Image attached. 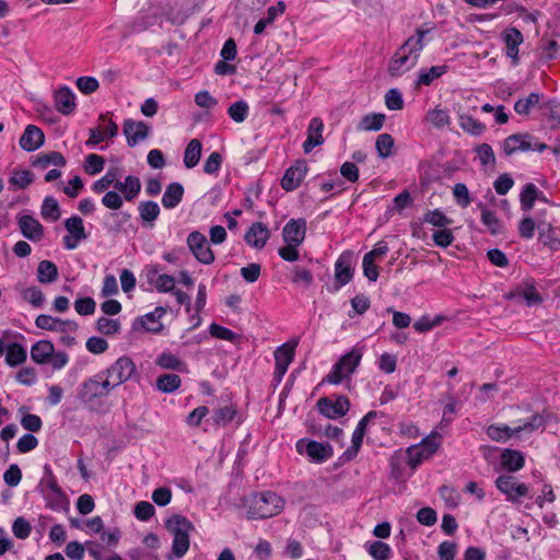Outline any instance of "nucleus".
Returning <instances> with one entry per match:
<instances>
[{
	"instance_id": "2",
	"label": "nucleus",
	"mask_w": 560,
	"mask_h": 560,
	"mask_svg": "<svg viewBox=\"0 0 560 560\" xmlns=\"http://www.w3.org/2000/svg\"><path fill=\"white\" fill-rule=\"evenodd\" d=\"M283 506V499L275 492L256 493L248 501L247 516L252 520L272 517L279 514Z\"/></svg>"
},
{
	"instance_id": "42",
	"label": "nucleus",
	"mask_w": 560,
	"mask_h": 560,
	"mask_svg": "<svg viewBox=\"0 0 560 560\" xmlns=\"http://www.w3.org/2000/svg\"><path fill=\"white\" fill-rule=\"evenodd\" d=\"M182 380L177 374H163L156 380V387L163 393H173L179 388Z\"/></svg>"
},
{
	"instance_id": "14",
	"label": "nucleus",
	"mask_w": 560,
	"mask_h": 560,
	"mask_svg": "<svg viewBox=\"0 0 560 560\" xmlns=\"http://www.w3.org/2000/svg\"><path fill=\"white\" fill-rule=\"evenodd\" d=\"M495 486L510 501H516L528 493V487L525 483H518L516 478L511 475L499 476Z\"/></svg>"
},
{
	"instance_id": "64",
	"label": "nucleus",
	"mask_w": 560,
	"mask_h": 560,
	"mask_svg": "<svg viewBox=\"0 0 560 560\" xmlns=\"http://www.w3.org/2000/svg\"><path fill=\"white\" fill-rule=\"evenodd\" d=\"M456 551L457 545L448 540L442 541L438 547V556L440 560H454Z\"/></svg>"
},
{
	"instance_id": "1",
	"label": "nucleus",
	"mask_w": 560,
	"mask_h": 560,
	"mask_svg": "<svg viewBox=\"0 0 560 560\" xmlns=\"http://www.w3.org/2000/svg\"><path fill=\"white\" fill-rule=\"evenodd\" d=\"M432 31L431 28H417L416 35L409 37L394 54L389 60L388 73L390 77H400L413 68L424 47L423 37Z\"/></svg>"
},
{
	"instance_id": "56",
	"label": "nucleus",
	"mask_w": 560,
	"mask_h": 560,
	"mask_svg": "<svg viewBox=\"0 0 560 560\" xmlns=\"http://www.w3.org/2000/svg\"><path fill=\"white\" fill-rule=\"evenodd\" d=\"M105 165V159L97 154H89L85 159L84 171L89 175H96L101 173Z\"/></svg>"
},
{
	"instance_id": "53",
	"label": "nucleus",
	"mask_w": 560,
	"mask_h": 560,
	"mask_svg": "<svg viewBox=\"0 0 560 560\" xmlns=\"http://www.w3.org/2000/svg\"><path fill=\"white\" fill-rule=\"evenodd\" d=\"M408 455V464L411 468H416L420 465L424 459L429 458L431 455L425 451V448L421 447L420 444L412 445L407 450Z\"/></svg>"
},
{
	"instance_id": "25",
	"label": "nucleus",
	"mask_w": 560,
	"mask_h": 560,
	"mask_svg": "<svg viewBox=\"0 0 560 560\" xmlns=\"http://www.w3.org/2000/svg\"><path fill=\"white\" fill-rule=\"evenodd\" d=\"M324 124L322 119L315 117L310 121L307 128V139L303 143L304 153H310L315 147L324 142L323 138Z\"/></svg>"
},
{
	"instance_id": "37",
	"label": "nucleus",
	"mask_w": 560,
	"mask_h": 560,
	"mask_svg": "<svg viewBox=\"0 0 560 560\" xmlns=\"http://www.w3.org/2000/svg\"><path fill=\"white\" fill-rule=\"evenodd\" d=\"M49 165L65 166L66 159L60 152L51 151L49 153L38 155L33 162V166L39 168H47Z\"/></svg>"
},
{
	"instance_id": "24",
	"label": "nucleus",
	"mask_w": 560,
	"mask_h": 560,
	"mask_svg": "<svg viewBox=\"0 0 560 560\" xmlns=\"http://www.w3.org/2000/svg\"><path fill=\"white\" fill-rule=\"evenodd\" d=\"M113 187L118 192L122 194V197L127 201L133 200L141 191V182L137 176L128 175L124 182L115 179Z\"/></svg>"
},
{
	"instance_id": "43",
	"label": "nucleus",
	"mask_w": 560,
	"mask_h": 560,
	"mask_svg": "<svg viewBox=\"0 0 560 560\" xmlns=\"http://www.w3.org/2000/svg\"><path fill=\"white\" fill-rule=\"evenodd\" d=\"M539 232V240L552 249H558L560 246V240L552 236L553 229L550 223L539 222L537 224Z\"/></svg>"
},
{
	"instance_id": "17",
	"label": "nucleus",
	"mask_w": 560,
	"mask_h": 560,
	"mask_svg": "<svg viewBox=\"0 0 560 560\" xmlns=\"http://www.w3.org/2000/svg\"><path fill=\"white\" fill-rule=\"evenodd\" d=\"M305 445L306 454L315 462H326L332 456V447L328 443H319L316 441L300 440L296 444L298 451L302 452V446Z\"/></svg>"
},
{
	"instance_id": "12",
	"label": "nucleus",
	"mask_w": 560,
	"mask_h": 560,
	"mask_svg": "<svg viewBox=\"0 0 560 560\" xmlns=\"http://www.w3.org/2000/svg\"><path fill=\"white\" fill-rule=\"evenodd\" d=\"M65 228L69 234L63 237V246L69 250L75 249L79 243L88 237L83 220L78 215L68 218Z\"/></svg>"
},
{
	"instance_id": "23",
	"label": "nucleus",
	"mask_w": 560,
	"mask_h": 560,
	"mask_svg": "<svg viewBox=\"0 0 560 560\" xmlns=\"http://www.w3.org/2000/svg\"><path fill=\"white\" fill-rule=\"evenodd\" d=\"M503 42L506 47V56L513 59V63L518 61V47L524 42L523 34L516 27H510L503 33Z\"/></svg>"
},
{
	"instance_id": "13",
	"label": "nucleus",
	"mask_w": 560,
	"mask_h": 560,
	"mask_svg": "<svg viewBox=\"0 0 560 560\" xmlns=\"http://www.w3.org/2000/svg\"><path fill=\"white\" fill-rule=\"evenodd\" d=\"M350 407L347 396H339L335 401L327 397H322L317 401V408L322 415L329 419H336L345 416Z\"/></svg>"
},
{
	"instance_id": "59",
	"label": "nucleus",
	"mask_w": 560,
	"mask_h": 560,
	"mask_svg": "<svg viewBox=\"0 0 560 560\" xmlns=\"http://www.w3.org/2000/svg\"><path fill=\"white\" fill-rule=\"evenodd\" d=\"M479 207L481 209V222L490 230L492 234H497L500 230V222L495 213L481 205Z\"/></svg>"
},
{
	"instance_id": "45",
	"label": "nucleus",
	"mask_w": 560,
	"mask_h": 560,
	"mask_svg": "<svg viewBox=\"0 0 560 560\" xmlns=\"http://www.w3.org/2000/svg\"><path fill=\"white\" fill-rule=\"evenodd\" d=\"M33 183V174L28 170L14 171L9 178L10 186L14 189H25Z\"/></svg>"
},
{
	"instance_id": "33",
	"label": "nucleus",
	"mask_w": 560,
	"mask_h": 560,
	"mask_svg": "<svg viewBox=\"0 0 560 560\" xmlns=\"http://www.w3.org/2000/svg\"><path fill=\"white\" fill-rule=\"evenodd\" d=\"M27 359L26 349L19 342H12L7 346L5 363L11 366L23 364Z\"/></svg>"
},
{
	"instance_id": "8",
	"label": "nucleus",
	"mask_w": 560,
	"mask_h": 560,
	"mask_svg": "<svg viewBox=\"0 0 560 560\" xmlns=\"http://www.w3.org/2000/svg\"><path fill=\"white\" fill-rule=\"evenodd\" d=\"M114 388L129 381L136 373V365L128 357L118 358L109 368L102 371Z\"/></svg>"
},
{
	"instance_id": "30",
	"label": "nucleus",
	"mask_w": 560,
	"mask_h": 560,
	"mask_svg": "<svg viewBox=\"0 0 560 560\" xmlns=\"http://www.w3.org/2000/svg\"><path fill=\"white\" fill-rule=\"evenodd\" d=\"M524 455L516 450L505 448L501 454V465L509 471H517L524 467Z\"/></svg>"
},
{
	"instance_id": "10",
	"label": "nucleus",
	"mask_w": 560,
	"mask_h": 560,
	"mask_svg": "<svg viewBox=\"0 0 560 560\" xmlns=\"http://www.w3.org/2000/svg\"><path fill=\"white\" fill-rule=\"evenodd\" d=\"M353 258L354 254L351 250H346L340 254L338 259L335 262V280H336V289H340L341 287L348 284L354 275L353 268Z\"/></svg>"
},
{
	"instance_id": "55",
	"label": "nucleus",
	"mask_w": 560,
	"mask_h": 560,
	"mask_svg": "<svg viewBox=\"0 0 560 560\" xmlns=\"http://www.w3.org/2000/svg\"><path fill=\"white\" fill-rule=\"evenodd\" d=\"M423 221L436 228H446L452 223V220L439 209L428 211L423 217Z\"/></svg>"
},
{
	"instance_id": "52",
	"label": "nucleus",
	"mask_w": 560,
	"mask_h": 560,
	"mask_svg": "<svg viewBox=\"0 0 560 560\" xmlns=\"http://www.w3.org/2000/svg\"><path fill=\"white\" fill-rule=\"evenodd\" d=\"M156 364L163 369L180 371L184 363L173 353L163 352L156 359Z\"/></svg>"
},
{
	"instance_id": "51",
	"label": "nucleus",
	"mask_w": 560,
	"mask_h": 560,
	"mask_svg": "<svg viewBox=\"0 0 560 560\" xmlns=\"http://www.w3.org/2000/svg\"><path fill=\"white\" fill-rule=\"evenodd\" d=\"M248 110L249 108L245 101H237L229 107L228 114L232 120L240 124L245 121L248 116Z\"/></svg>"
},
{
	"instance_id": "46",
	"label": "nucleus",
	"mask_w": 560,
	"mask_h": 560,
	"mask_svg": "<svg viewBox=\"0 0 560 560\" xmlns=\"http://www.w3.org/2000/svg\"><path fill=\"white\" fill-rule=\"evenodd\" d=\"M425 119L435 128H444L450 125L451 118L446 109L434 108L427 114Z\"/></svg>"
},
{
	"instance_id": "40",
	"label": "nucleus",
	"mask_w": 560,
	"mask_h": 560,
	"mask_svg": "<svg viewBox=\"0 0 560 560\" xmlns=\"http://www.w3.org/2000/svg\"><path fill=\"white\" fill-rule=\"evenodd\" d=\"M446 66H433L429 69H421L417 79V85H430L435 79L446 73Z\"/></svg>"
},
{
	"instance_id": "18",
	"label": "nucleus",
	"mask_w": 560,
	"mask_h": 560,
	"mask_svg": "<svg viewBox=\"0 0 560 560\" xmlns=\"http://www.w3.org/2000/svg\"><path fill=\"white\" fill-rule=\"evenodd\" d=\"M295 345L290 346L284 343L277 348L275 351V377L278 382H281L283 375L287 373L290 363L294 358Z\"/></svg>"
},
{
	"instance_id": "47",
	"label": "nucleus",
	"mask_w": 560,
	"mask_h": 560,
	"mask_svg": "<svg viewBox=\"0 0 560 560\" xmlns=\"http://www.w3.org/2000/svg\"><path fill=\"white\" fill-rule=\"evenodd\" d=\"M459 125L466 131L474 136H479L485 130V125L475 119L470 115L462 114L459 116Z\"/></svg>"
},
{
	"instance_id": "6",
	"label": "nucleus",
	"mask_w": 560,
	"mask_h": 560,
	"mask_svg": "<svg viewBox=\"0 0 560 560\" xmlns=\"http://www.w3.org/2000/svg\"><path fill=\"white\" fill-rule=\"evenodd\" d=\"M544 419L539 415H534L529 421L524 422V424L511 428L509 425H497L491 424L487 429L488 436L497 442L508 441L511 436L517 435L523 431L534 432L538 428L542 427Z\"/></svg>"
},
{
	"instance_id": "7",
	"label": "nucleus",
	"mask_w": 560,
	"mask_h": 560,
	"mask_svg": "<svg viewBox=\"0 0 560 560\" xmlns=\"http://www.w3.org/2000/svg\"><path fill=\"white\" fill-rule=\"evenodd\" d=\"M547 148L546 143L538 142L534 136L527 132L511 135L503 142V152L508 156L517 152H542Z\"/></svg>"
},
{
	"instance_id": "36",
	"label": "nucleus",
	"mask_w": 560,
	"mask_h": 560,
	"mask_svg": "<svg viewBox=\"0 0 560 560\" xmlns=\"http://www.w3.org/2000/svg\"><path fill=\"white\" fill-rule=\"evenodd\" d=\"M541 191L533 184L528 183L521 192V208L523 211H529L534 207L535 200L539 199Z\"/></svg>"
},
{
	"instance_id": "32",
	"label": "nucleus",
	"mask_w": 560,
	"mask_h": 560,
	"mask_svg": "<svg viewBox=\"0 0 560 560\" xmlns=\"http://www.w3.org/2000/svg\"><path fill=\"white\" fill-rule=\"evenodd\" d=\"M44 474L45 475L42 478L39 486L49 490L51 492V498L56 501H61L65 498V494L49 465L44 466Z\"/></svg>"
},
{
	"instance_id": "44",
	"label": "nucleus",
	"mask_w": 560,
	"mask_h": 560,
	"mask_svg": "<svg viewBox=\"0 0 560 560\" xmlns=\"http://www.w3.org/2000/svg\"><path fill=\"white\" fill-rule=\"evenodd\" d=\"M541 100V95L539 93L533 92L526 98H520L514 104V110L518 115H528L530 109L539 104Z\"/></svg>"
},
{
	"instance_id": "49",
	"label": "nucleus",
	"mask_w": 560,
	"mask_h": 560,
	"mask_svg": "<svg viewBox=\"0 0 560 560\" xmlns=\"http://www.w3.org/2000/svg\"><path fill=\"white\" fill-rule=\"evenodd\" d=\"M236 416V409L234 406H224L219 408L213 413V421L217 425H228Z\"/></svg>"
},
{
	"instance_id": "62",
	"label": "nucleus",
	"mask_w": 560,
	"mask_h": 560,
	"mask_svg": "<svg viewBox=\"0 0 560 560\" xmlns=\"http://www.w3.org/2000/svg\"><path fill=\"white\" fill-rule=\"evenodd\" d=\"M12 532L16 538L26 539L31 535L32 526L28 521L20 516L13 522Z\"/></svg>"
},
{
	"instance_id": "3",
	"label": "nucleus",
	"mask_w": 560,
	"mask_h": 560,
	"mask_svg": "<svg viewBox=\"0 0 560 560\" xmlns=\"http://www.w3.org/2000/svg\"><path fill=\"white\" fill-rule=\"evenodd\" d=\"M165 527L174 535L172 551L176 558H182L189 549V532L192 524L185 516L174 515L165 522Z\"/></svg>"
},
{
	"instance_id": "9",
	"label": "nucleus",
	"mask_w": 560,
	"mask_h": 560,
	"mask_svg": "<svg viewBox=\"0 0 560 560\" xmlns=\"http://www.w3.org/2000/svg\"><path fill=\"white\" fill-rule=\"evenodd\" d=\"M187 245L199 262L210 265L214 261V254L210 248L206 236L199 231L189 233L187 236Z\"/></svg>"
},
{
	"instance_id": "21",
	"label": "nucleus",
	"mask_w": 560,
	"mask_h": 560,
	"mask_svg": "<svg viewBox=\"0 0 560 560\" xmlns=\"http://www.w3.org/2000/svg\"><path fill=\"white\" fill-rule=\"evenodd\" d=\"M35 325L45 330L51 331H67L77 328V324L73 320H62L55 318L50 315L40 314L35 319Z\"/></svg>"
},
{
	"instance_id": "54",
	"label": "nucleus",
	"mask_w": 560,
	"mask_h": 560,
	"mask_svg": "<svg viewBox=\"0 0 560 560\" xmlns=\"http://www.w3.org/2000/svg\"><path fill=\"white\" fill-rule=\"evenodd\" d=\"M368 551L374 560H387L392 553L390 547L380 540L373 541Z\"/></svg>"
},
{
	"instance_id": "5",
	"label": "nucleus",
	"mask_w": 560,
	"mask_h": 560,
	"mask_svg": "<svg viewBox=\"0 0 560 560\" xmlns=\"http://www.w3.org/2000/svg\"><path fill=\"white\" fill-rule=\"evenodd\" d=\"M113 389L108 377L101 371L81 384L78 396L83 402H92L108 396Z\"/></svg>"
},
{
	"instance_id": "28",
	"label": "nucleus",
	"mask_w": 560,
	"mask_h": 560,
	"mask_svg": "<svg viewBox=\"0 0 560 560\" xmlns=\"http://www.w3.org/2000/svg\"><path fill=\"white\" fill-rule=\"evenodd\" d=\"M55 346L49 340H39L31 348V359L37 364H47L54 354Z\"/></svg>"
},
{
	"instance_id": "60",
	"label": "nucleus",
	"mask_w": 560,
	"mask_h": 560,
	"mask_svg": "<svg viewBox=\"0 0 560 560\" xmlns=\"http://www.w3.org/2000/svg\"><path fill=\"white\" fill-rule=\"evenodd\" d=\"M140 324L144 328L145 331L158 334L163 329V325L159 318H156L155 313H148L143 317L140 318Z\"/></svg>"
},
{
	"instance_id": "50",
	"label": "nucleus",
	"mask_w": 560,
	"mask_h": 560,
	"mask_svg": "<svg viewBox=\"0 0 560 560\" xmlns=\"http://www.w3.org/2000/svg\"><path fill=\"white\" fill-rule=\"evenodd\" d=\"M394 147V138L389 133H382L377 137L375 148L377 154L382 159H386L392 155V149Z\"/></svg>"
},
{
	"instance_id": "20",
	"label": "nucleus",
	"mask_w": 560,
	"mask_h": 560,
	"mask_svg": "<svg viewBox=\"0 0 560 560\" xmlns=\"http://www.w3.org/2000/svg\"><path fill=\"white\" fill-rule=\"evenodd\" d=\"M54 104L60 114L68 116L77 107L75 95L70 88L61 86L54 94Z\"/></svg>"
},
{
	"instance_id": "31",
	"label": "nucleus",
	"mask_w": 560,
	"mask_h": 560,
	"mask_svg": "<svg viewBox=\"0 0 560 560\" xmlns=\"http://www.w3.org/2000/svg\"><path fill=\"white\" fill-rule=\"evenodd\" d=\"M184 187L179 183L170 184L162 197V205L166 209H174L183 200Z\"/></svg>"
},
{
	"instance_id": "15",
	"label": "nucleus",
	"mask_w": 560,
	"mask_h": 560,
	"mask_svg": "<svg viewBox=\"0 0 560 560\" xmlns=\"http://www.w3.org/2000/svg\"><path fill=\"white\" fill-rule=\"evenodd\" d=\"M122 131L126 136L128 145L132 148L137 145L138 142L148 138L150 126L144 121H135L129 118L124 121Z\"/></svg>"
},
{
	"instance_id": "29",
	"label": "nucleus",
	"mask_w": 560,
	"mask_h": 560,
	"mask_svg": "<svg viewBox=\"0 0 560 560\" xmlns=\"http://www.w3.org/2000/svg\"><path fill=\"white\" fill-rule=\"evenodd\" d=\"M138 211L142 225L149 229L153 228L154 221L161 212L155 201H141L138 206Z\"/></svg>"
},
{
	"instance_id": "63",
	"label": "nucleus",
	"mask_w": 560,
	"mask_h": 560,
	"mask_svg": "<svg viewBox=\"0 0 560 560\" xmlns=\"http://www.w3.org/2000/svg\"><path fill=\"white\" fill-rule=\"evenodd\" d=\"M77 88L81 93L89 95L100 88V83L94 77H80L77 79Z\"/></svg>"
},
{
	"instance_id": "16",
	"label": "nucleus",
	"mask_w": 560,
	"mask_h": 560,
	"mask_svg": "<svg viewBox=\"0 0 560 560\" xmlns=\"http://www.w3.org/2000/svg\"><path fill=\"white\" fill-rule=\"evenodd\" d=\"M307 173V166L304 161H296L294 165L290 166L282 179L281 186L285 191L295 190L304 179Z\"/></svg>"
},
{
	"instance_id": "41",
	"label": "nucleus",
	"mask_w": 560,
	"mask_h": 560,
	"mask_svg": "<svg viewBox=\"0 0 560 560\" xmlns=\"http://www.w3.org/2000/svg\"><path fill=\"white\" fill-rule=\"evenodd\" d=\"M154 276H156V279L153 280L152 276L150 277V281L154 283L155 289L159 292H173L175 288V279L172 276L168 275H159V269L155 266L152 271Z\"/></svg>"
},
{
	"instance_id": "19",
	"label": "nucleus",
	"mask_w": 560,
	"mask_h": 560,
	"mask_svg": "<svg viewBox=\"0 0 560 560\" xmlns=\"http://www.w3.org/2000/svg\"><path fill=\"white\" fill-rule=\"evenodd\" d=\"M285 244L301 245L306 235L305 219H291L284 225L282 231Z\"/></svg>"
},
{
	"instance_id": "39",
	"label": "nucleus",
	"mask_w": 560,
	"mask_h": 560,
	"mask_svg": "<svg viewBox=\"0 0 560 560\" xmlns=\"http://www.w3.org/2000/svg\"><path fill=\"white\" fill-rule=\"evenodd\" d=\"M40 215L45 220H49L52 222L60 219L61 211L56 198L48 196L44 199L40 208Z\"/></svg>"
},
{
	"instance_id": "38",
	"label": "nucleus",
	"mask_w": 560,
	"mask_h": 560,
	"mask_svg": "<svg viewBox=\"0 0 560 560\" xmlns=\"http://www.w3.org/2000/svg\"><path fill=\"white\" fill-rule=\"evenodd\" d=\"M384 122V114H368L360 120L358 129L362 131H378L383 128Z\"/></svg>"
},
{
	"instance_id": "22",
	"label": "nucleus",
	"mask_w": 560,
	"mask_h": 560,
	"mask_svg": "<svg viewBox=\"0 0 560 560\" xmlns=\"http://www.w3.org/2000/svg\"><path fill=\"white\" fill-rule=\"evenodd\" d=\"M45 141L44 132L34 125H28L20 138L23 150L32 152L37 150Z\"/></svg>"
},
{
	"instance_id": "61",
	"label": "nucleus",
	"mask_w": 560,
	"mask_h": 560,
	"mask_svg": "<svg viewBox=\"0 0 560 560\" xmlns=\"http://www.w3.org/2000/svg\"><path fill=\"white\" fill-rule=\"evenodd\" d=\"M125 198L116 190L106 191L102 198V205L110 210H118L122 207Z\"/></svg>"
},
{
	"instance_id": "57",
	"label": "nucleus",
	"mask_w": 560,
	"mask_h": 560,
	"mask_svg": "<svg viewBox=\"0 0 560 560\" xmlns=\"http://www.w3.org/2000/svg\"><path fill=\"white\" fill-rule=\"evenodd\" d=\"M22 298L34 307H42L45 301L44 293L37 287H30L22 291Z\"/></svg>"
},
{
	"instance_id": "35",
	"label": "nucleus",
	"mask_w": 560,
	"mask_h": 560,
	"mask_svg": "<svg viewBox=\"0 0 560 560\" xmlns=\"http://www.w3.org/2000/svg\"><path fill=\"white\" fill-rule=\"evenodd\" d=\"M58 278V268L50 260H42L37 266V280L40 283H52Z\"/></svg>"
},
{
	"instance_id": "26",
	"label": "nucleus",
	"mask_w": 560,
	"mask_h": 560,
	"mask_svg": "<svg viewBox=\"0 0 560 560\" xmlns=\"http://www.w3.org/2000/svg\"><path fill=\"white\" fill-rule=\"evenodd\" d=\"M19 228L23 236L31 241H39L44 235L39 221L28 214L19 218Z\"/></svg>"
},
{
	"instance_id": "27",
	"label": "nucleus",
	"mask_w": 560,
	"mask_h": 560,
	"mask_svg": "<svg viewBox=\"0 0 560 560\" xmlns=\"http://www.w3.org/2000/svg\"><path fill=\"white\" fill-rule=\"evenodd\" d=\"M246 243L255 248H262L269 238V231L261 222H255L244 236Z\"/></svg>"
},
{
	"instance_id": "4",
	"label": "nucleus",
	"mask_w": 560,
	"mask_h": 560,
	"mask_svg": "<svg viewBox=\"0 0 560 560\" xmlns=\"http://www.w3.org/2000/svg\"><path fill=\"white\" fill-rule=\"evenodd\" d=\"M361 359V350L352 349L335 363L330 373L324 378V381L329 384H340L345 378L350 377V375L355 371Z\"/></svg>"
},
{
	"instance_id": "11",
	"label": "nucleus",
	"mask_w": 560,
	"mask_h": 560,
	"mask_svg": "<svg viewBox=\"0 0 560 560\" xmlns=\"http://www.w3.org/2000/svg\"><path fill=\"white\" fill-rule=\"evenodd\" d=\"M506 300L524 301L527 306L538 305L542 302L533 281H524L510 292L505 293Z\"/></svg>"
},
{
	"instance_id": "34",
	"label": "nucleus",
	"mask_w": 560,
	"mask_h": 560,
	"mask_svg": "<svg viewBox=\"0 0 560 560\" xmlns=\"http://www.w3.org/2000/svg\"><path fill=\"white\" fill-rule=\"evenodd\" d=\"M201 150L202 144L198 139L189 141L184 152V164L187 168H192L199 163Z\"/></svg>"
},
{
	"instance_id": "48",
	"label": "nucleus",
	"mask_w": 560,
	"mask_h": 560,
	"mask_svg": "<svg viewBox=\"0 0 560 560\" xmlns=\"http://www.w3.org/2000/svg\"><path fill=\"white\" fill-rule=\"evenodd\" d=\"M364 434L365 433L362 432L361 429H357V428L354 429L352 439H351L352 444L342 454V458L345 460H347V462L352 460L358 455V453L361 448L362 442H363Z\"/></svg>"
},
{
	"instance_id": "58",
	"label": "nucleus",
	"mask_w": 560,
	"mask_h": 560,
	"mask_svg": "<svg viewBox=\"0 0 560 560\" xmlns=\"http://www.w3.org/2000/svg\"><path fill=\"white\" fill-rule=\"evenodd\" d=\"M96 328L101 334L115 335L120 329V323L117 319L100 317L96 322Z\"/></svg>"
}]
</instances>
